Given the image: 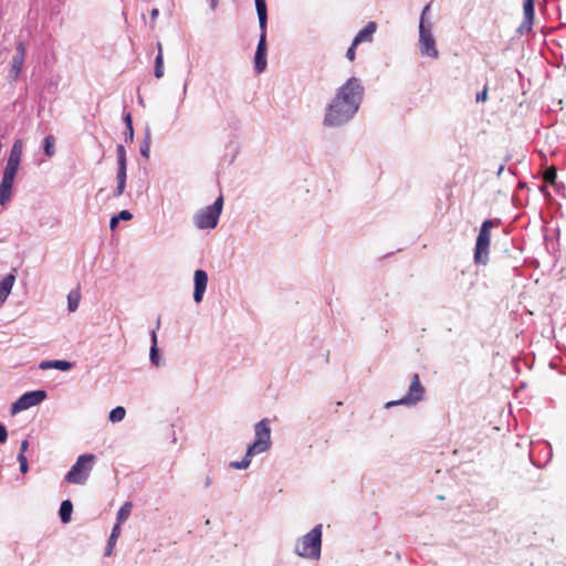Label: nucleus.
Wrapping results in <instances>:
<instances>
[{"label": "nucleus", "instance_id": "f3484780", "mask_svg": "<svg viewBox=\"0 0 566 566\" xmlns=\"http://www.w3.org/2000/svg\"><path fill=\"white\" fill-rule=\"evenodd\" d=\"M14 281L15 276L13 274H8L0 282V305L7 300V297L11 293Z\"/></svg>", "mask_w": 566, "mask_h": 566}, {"label": "nucleus", "instance_id": "ddd939ff", "mask_svg": "<svg viewBox=\"0 0 566 566\" xmlns=\"http://www.w3.org/2000/svg\"><path fill=\"white\" fill-rule=\"evenodd\" d=\"M266 33L260 34V41L258 43L255 56H254V70L258 74L262 73L266 69Z\"/></svg>", "mask_w": 566, "mask_h": 566}, {"label": "nucleus", "instance_id": "f8f14e48", "mask_svg": "<svg viewBox=\"0 0 566 566\" xmlns=\"http://www.w3.org/2000/svg\"><path fill=\"white\" fill-rule=\"evenodd\" d=\"M25 59V44L24 42H19L15 48V54L11 61V67L9 71V77L13 81H17L20 76V73L23 69Z\"/></svg>", "mask_w": 566, "mask_h": 566}, {"label": "nucleus", "instance_id": "473e14b6", "mask_svg": "<svg viewBox=\"0 0 566 566\" xmlns=\"http://www.w3.org/2000/svg\"><path fill=\"white\" fill-rule=\"evenodd\" d=\"M125 122H126V128L130 129V140H133L134 129H133V123H132L130 114H127L125 116Z\"/></svg>", "mask_w": 566, "mask_h": 566}, {"label": "nucleus", "instance_id": "4c0bfd02", "mask_svg": "<svg viewBox=\"0 0 566 566\" xmlns=\"http://www.w3.org/2000/svg\"><path fill=\"white\" fill-rule=\"evenodd\" d=\"M126 129H127V132H126V140L132 142L130 140V129H128V128H126Z\"/></svg>", "mask_w": 566, "mask_h": 566}, {"label": "nucleus", "instance_id": "20e7f679", "mask_svg": "<svg viewBox=\"0 0 566 566\" xmlns=\"http://www.w3.org/2000/svg\"><path fill=\"white\" fill-rule=\"evenodd\" d=\"M322 546V525H316L311 532L302 536L296 545L295 553L304 558L318 559Z\"/></svg>", "mask_w": 566, "mask_h": 566}, {"label": "nucleus", "instance_id": "f704fd0d", "mask_svg": "<svg viewBox=\"0 0 566 566\" xmlns=\"http://www.w3.org/2000/svg\"><path fill=\"white\" fill-rule=\"evenodd\" d=\"M28 448H29V442H28V440H23V441L21 442V446H20V452H19V454H25V452H27Z\"/></svg>", "mask_w": 566, "mask_h": 566}, {"label": "nucleus", "instance_id": "58836bf2", "mask_svg": "<svg viewBox=\"0 0 566 566\" xmlns=\"http://www.w3.org/2000/svg\"><path fill=\"white\" fill-rule=\"evenodd\" d=\"M210 482H211V481H210V479H209V478H207V480H206V486H209V485H210Z\"/></svg>", "mask_w": 566, "mask_h": 566}, {"label": "nucleus", "instance_id": "39448f33", "mask_svg": "<svg viewBox=\"0 0 566 566\" xmlns=\"http://www.w3.org/2000/svg\"><path fill=\"white\" fill-rule=\"evenodd\" d=\"M94 461V454L80 455L71 470L66 473L65 481L72 484H84L91 474Z\"/></svg>", "mask_w": 566, "mask_h": 566}, {"label": "nucleus", "instance_id": "e433bc0d", "mask_svg": "<svg viewBox=\"0 0 566 566\" xmlns=\"http://www.w3.org/2000/svg\"><path fill=\"white\" fill-rule=\"evenodd\" d=\"M158 13H159V12H158V9H153V10L150 11V17H151V21H153V22H155V21H156L157 17H158Z\"/></svg>", "mask_w": 566, "mask_h": 566}, {"label": "nucleus", "instance_id": "6e6552de", "mask_svg": "<svg viewBox=\"0 0 566 566\" xmlns=\"http://www.w3.org/2000/svg\"><path fill=\"white\" fill-rule=\"evenodd\" d=\"M430 6L427 4L422 11L420 24H419V45L420 51L423 55L430 56V57H438L439 52L436 48V41L431 33V24L426 25L424 23V17L427 12L429 11Z\"/></svg>", "mask_w": 566, "mask_h": 566}, {"label": "nucleus", "instance_id": "423d86ee", "mask_svg": "<svg viewBox=\"0 0 566 566\" xmlns=\"http://www.w3.org/2000/svg\"><path fill=\"white\" fill-rule=\"evenodd\" d=\"M492 228L491 220H484L480 228L474 249V262L478 264H486L489 261Z\"/></svg>", "mask_w": 566, "mask_h": 566}, {"label": "nucleus", "instance_id": "4be33fe9", "mask_svg": "<svg viewBox=\"0 0 566 566\" xmlns=\"http://www.w3.org/2000/svg\"><path fill=\"white\" fill-rule=\"evenodd\" d=\"M157 48H158V54L156 56V62H155V76L157 78H160L164 76V55H163V46H161V43L158 42L157 44Z\"/></svg>", "mask_w": 566, "mask_h": 566}, {"label": "nucleus", "instance_id": "4468645a", "mask_svg": "<svg viewBox=\"0 0 566 566\" xmlns=\"http://www.w3.org/2000/svg\"><path fill=\"white\" fill-rule=\"evenodd\" d=\"M195 291H193V300L199 303L202 301L203 293L208 283V275L203 270L195 271Z\"/></svg>", "mask_w": 566, "mask_h": 566}, {"label": "nucleus", "instance_id": "0eeeda50", "mask_svg": "<svg viewBox=\"0 0 566 566\" xmlns=\"http://www.w3.org/2000/svg\"><path fill=\"white\" fill-rule=\"evenodd\" d=\"M223 207V198L219 196L213 205L200 210L195 217V223L199 229H213L217 227Z\"/></svg>", "mask_w": 566, "mask_h": 566}, {"label": "nucleus", "instance_id": "f257e3e1", "mask_svg": "<svg viewBox=\"0 0 566 566\" xmlns=\"http://www.w3.org/2000/svg\"><path fill=\"white\" fill-rule=\"evenodd\" d=\"M364 94V87L356 77H350L340 86L328 106L324 118L326 126H339L348 122L357 112Z\"/></svg>", "mask_w": 566, "mask_h": 566}, {"label": "nucleus", "instance_id": "f03ea898", "mask_svg": "<svg viewBox=\"0 0 566 566\" xmlns=\"http://www.w3.org/2000/svg\"><path fill=\"white\" fill-rule=\"evenodd\" d=\"M255 440L248 448L244 458L241 461H233L230 467L237 470L247 469L253 455L265 452L271 446V428L268 419L259 421L254 426Z\"/></svg>", "mask_w": 566, "mask_h": 566}, {"label": "nucleus", "instance_id": "aec40b11", "mask_svg": "<svg viewBox=\"0 0 566 566\" xmlns=\"http://www.w3.org/2000/svg\"><path fill=\"white\" fill-rule=\"evenodd\" d=\"M81 301V292L77 286L75 290H72L67 295V306L70 312H75L78 307Z\"/></svg>", "mask_w": 566, "mask_h": 566}, {"label": "nucleus", "instance_id": "b1692460", "mask_svg": "<svg viewBox=\"0 0 566 566\" xmlns=\"http://www.w3.org/2000/svg\"><path fill=\"white\" fill-rule=\"evenodd\" d=\"M523 9H524L525 22H527L530 25L533 24L534 17H535L534 0H525Z\"/></svg>", "mask_w": 566, "mask_h": 566}, {"label": "nucleus", "instance_id": "cd10ccee", "mask_svg": "<svg viewBox=\"0 0 566 566\" xmlns=\"http://www.w3.org/2000/svg\"><path fill=\"white\" fill-rule=\"evenodd\" d=\"M126 410L124 407H116L109 413V420L112 422H119L125 418Z\"/></svg>", "mask_w": 566, "mask_h": 566}, {"label": "nucleus", "instance_id": "a211bd4d", "mask_svg": "<svg viewBox=\"0 0 566 566\" xmlns=\"http://www.w3.org/2000/svg\"><path fill=\"white\" fill-rule=\"evenodd\" d=\"M40 368L45 370L50 368H55L62 371L70 370L72 368V364L67 360H44L41 361Z\"/></svg>", "mask_w": 566, "mask_h": 566}, {"label": "nucleus", "instance_id": "2eb2a0df", "mask_svg": "<svg viewBox=\"0 0 566 566\" xmlns=\"http://www.w3.org/2000/svg\"><path fill=\"white\" fill-rule=\"evenodd\" d=\"M377 28L378 25L376 22H368L367 25L354 38V46H358L360 43H371L374 41V34L376 33Z\"/></svg>", "mask_w": 566, "mask_h": 566}, {"label": "nucleus", "instance_id": "7c9ffc66", "mask_svg": "<svg viewBox=\"0 0 566 566\" xmlns=\"http://www.w3.org/2000/svg\"><path fill=\"white\" fill-rule=\"evenodd\" d=\"M356 48L357 46H354V42H353L352 45L348 48V50L346 52V57L350 62H353L356 59Z\"/></svg>", "mask_w": 566, "mask_h": 566}, {"label": "nucleus", "instance_id": "9d476101", "mask_svg": "<svg viewBox=\"0 0 566 566\" xmlns=\"http://www.w3.org/2000/svg\"><path fill=\"white\" fill-rule=\"evenodd\" d=\"M46 397L44 390H34L23 394L15 402L12 403L11 412L13 415L27 410L42 402Z\"/></svg>", "mask_w": 566, "mask_h": 566}, {"label": "nucleus", "instance_id": "412c9836", "mask_svg": "<svg viewBox=\"0 0 566 566\" xmlns=\"http://www.w3.org/2000/svg\"><path fill=\"white\" fill-rule=\"evenodd\" d=\"M73 512V504L70 500H65L61 503L60 506V517L63 523H69L71 521V515Z\"/></svg>", "mask_w": 566, "mask_h": 566}, {"label": "nucleus", "instance_id": "9b49d317", "mask_svg": "<svg viewBox=\"0 0 566 566\" xmlns=\"http://www.w3.org/2000/svg\"><path fill=\"white\" fill-rule=\"evenodd\" d=\"M117 163H118V172H117V187L114 191V197H119L123 195L126 187V178H127V165H126V151L123 145H118L117 149Z\"/></svg>", "mask_w": 566, "mask_h": 566}, {"label": "nucleus", "instance_id": "c85d7f7f", "mask_svg": "<svg viewBox=\"0 0 566 566\" xmlns=\"http://www.w3.org/2000/svg\"><path fill=\"white\" fill-rule=\"evenodd\" d=\"M544 181L554 185L557 178V169L555 166L548 167L544 172Z\"/></svg>", "mask_w": 566, "mask_h": 566}, {"label": "nucleus", "instance_id": "6ab92c4d", "mask_svg": "<svg viewBox=\"0 0 566 566\" xmlns=\"http://www.w3.org/2000/svg\"><path fill=\"white\" fill-rule=\"evenodd\" d=\"M120 535V526L118 524H115L114 527H113V531L111 533V536L108 538V542H107V547H106V551H105V556H111L112 553H113V549L116 545V542H117V538L119 537Z\"/></svg>", "mask_w": 566, "mask_h": 566}, {"label": "nucleus", "instance_id": "72a5a7b5", "mask_svg": "<svg viewBox=\"0 0 566 566\" xmlns=\"http://www.w3.org/2000/svg\"><path fill=\"white\" fill-rule=\"evenodd\" d=\"M7 438H8V432H7V429L4 428V426H2L0 423V443H3L7 441Z\"/></svg>", "mask_w": 566, "mask_h": 566}, {"label": "nucleus", "instance_id": "1a4fd4ad", "mask_svg": "<svg viewBox=\"0 0 566 566\" xmlns=\"http://www.w3.org/2000/svg\"><path fill=\"white\" fill-rule=\"evenodd\" d=\"M424 392L426 390L420 381L419 375L413 374L407 394L399 400L387 402L386 407L390 408L398 405H403L408 407L415 406L423 399Z\"/></svg>", "mask_w": 566, "mask_h": 566}, {"label": "nucleus", "instance_id": "bb28decb", "mask_svg": "<svg viewBox=\"0 0 566 566\" xmlns=\"http://www.w3.org/2000/svg\"><path fill=\"white\" fill-rule=\"evenodd\" d=\"M55 139L52 135H49L44 139V153L45 155L51 158L55 154Z\"/></svg>", "mask_w": 566, "mask_h": 566}, {"label": "nucleus", "instance_id": "2f4dec72", "mask_svg": "<svg viewBox=\"0 0 566 566\" xmlns=\"http://www.w3.org/2000/svg\"><path fill=\"white\" fill-rule=\"evenodd\" d=\"M488 99V85H485L482 92L478 93L476 102H485Z\"/></svg>", "mask_w": 566, "mask_h": 566}, {"label": "nucleus", "instance_id": "ea45409f", "mask_svg": "<svg viewBox=\"0 0 566 566\" xmlns=\"http://www.w3.org/2000/svg\"><path fill=\"white\" fill-rule=\"evenodd\" d=\"M216 1H217V0H212V7H214V6H216Z\"/></svg>", "mask_w": 566, "mask_h": 566}, {"label": "nucleus", "instance_id": "c9c22d12", "mask_svg": "<svg viewBox=\"0 0 566 566\" xmlns=\"http://www.w3.org/2000/svg\"><path fill=\"white\" fill-rule=\"evenodd\" d=\"M148 150H149V145H148V143H145V145L140 149V153L144 157H148Z\"/></svg>", "mask_w": 566, "mask_h": 566}, {"label": "nucleus", "instance_id": "a878e982", "mask_svg": "<svg viewBox=\"0 0 566 566\" xmlns=\"http://www.w3.org/2000/svg\"><path fill=\"white\" fill-rule=\"evenodd\" d=\"M151 342H153V345L150 348V360L154 365L158 366L159 365V354H158V348H157V335H156L155 331L153 332V335H151Z\"/></svg>", "mask_w": 566, "mask_h": 566}, {"label": "nucleus", "instance_id": "c756f323", "mask_svg": "<svg viewBox=\"0 0 566 566\" xmlns=\"http://www.w3.org/2000/svg\"><path fill=\"white\" fill-rule=\"evenodd\" d=\"M18 461L20 463V471L25 474L29 471L28 460L25 454H18Z\"/></svg>", "mask_w": 566, "mask_h": 566}, {"label": "nucleus", "instance_id": "7ed1b4c3", "mask_svg": "<svg viewBox=\"0 0 566 566\" xmlns=\"http://www.w3.org/2000/svg\"><path fill=\"white\" fill-rule=\"evenodd\" d=\"M22 156V142H14L4 167L0 184V205H4L11 197L13 181L18 172Z\"/></svg>", "mask_w": 566, "mask_h": 566}, {"label": "nucleus", "instance_id": "393cba45", "mask_svg": "<svg viewBox=\"0 0 566 566\" xmlns=\"http://www.w3.org/2000/svg\"><path fill=\"white\" fill-rule=\"evenodd\" d=\"M132 218H133V214L128 210H123L118 214L112 217L111 222H109V228L112 230H115V228L117 227L119 221H122V220L127 221V220H130Z\"/></svg>", "mask_w": 566, "mask_h": 566}, {"label": "nucleus", "instance_id": "5701e85b", "mask_svg": "<svg viewBox=\"0 0 566 566\" xmlns=\"http://www.w3.org/2000/svg\"><path fill=\"white\" fill-rule=\"evenodd\" d=\"M132 509H133V503L125 502L124 505L117 512L116 524H118L120 526V524L124 523L129 517V515L132 513Z\"/></svg>", "mask_w": 566, "mask_h": 566}, {"label": "nucleus", "instance_id": "dca6fc26", "mask_svg": "<svg viewBox=\"0 0 566 566\" xmlns=\"http://www.w3.org/2000/svg\"><path fill=\"white\" fill-rule=\"evenodd\" d=\"M255 9L259 18L261 33H266L268 10L265 0H255Z\"/></svg>", "mask_w": 566, "mask_h": 566}]
</instances>
